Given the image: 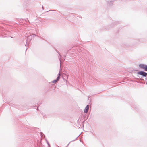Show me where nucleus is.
Wrapping results in <instances>:
<instances>
[{
	"label": "nucleus",
	"mask_w": 147,
	"mask_h": 147,
	"mask_svg": "<svg viewBox=\"0 0 147 147\" xmlns=\"http://www.w3.org/2000/svg\"><path fill=\"white\" fill-rule=\"evenodd\" d=\"M34 36V35L36 36H37L38 37H39V36H37V35H36L35 34H33L32 35H30L29 36H27V39L26 40V44H25V46H27V44L29 42H30V41L32 39V37H33V36Z\"/></svg>",
	"instance_id": "nucleus-1"
},
{
	"label": "nucleus",
	"mask_w": 147,
	"mask_h": 147,
	"mask_svg": "<svg viewBox=\"0 0 147 147\" xmlns=\"http://www.w3.org/2000/svg\"><path fill=\"white\" fill-rule=\"evenodd\" d=\"M139 67L144 69L145 71H147V65L144 64H141L139 65Z\"/></svg>",
	"instance_id": "nucleus-2"
},
{
	"label": "nucleus",
	"mask_w": 147,
	"mask_h": 147,
	"mask_svg": "<svg viewBox=\"0 0 147 147\" xmlns=\"http://www.w3.org/2000/svg\"><path fill=\"white\" fill-rule=\"evenodd\" d=\"M137 74L142 76L143 77H146L147 76V73L142 71L138 72Z\"/></svg>",
	"instance_id": "nucleus-3"
},
{
	"label": "nucleus",
	"mask_w": 147,
	"mask_h": 147,
	"mask_svg": "<svg viewBox=\"0 0 147 147\" xmlns=\"http://www.w3.org/2000/svg\"><path fill=\"white\" fill-rule=\"evenodd\" d=\"M89 109V105H87L85 109L84 110V112L85 113H87Z\"/></svg>",
	"instance_id": "nucleus-4"
},
{
	"label": "nucleus",
	"mask_w": 147,
	"mask_h": 147,
	"mask_svg": "<svg viewBox=\"0 0 147 147\" xmlns=\"http://www.w3.org/2000/svg\"><path fill=\"white\" fill-rule=\"evenodd\" d=\"M113 3L112 1H107V4L109 6L111 5L112 4H113Z\"/></svg>",
	"instance_id": "nucleus-5"
},
{
	"label": "nucleus",
	"mask_w": 147,
	"mask_h": 147,
	"mask_svg": "<svg viewBox=\"0 0 147 147\" xmlns=\"http://www.w3.org/2000/svg\"><path fill=\"white\" fill-rule=\"evenodd\" d=\"M57 52L59 54V56H60V57H59V59L60 61V64H61V57H62V56L60 55L59 54V52L57 51Z\"/></svg>",
	"instance_id": "nucleus-6"
},
{
	"label": "nucleus",
	"mask_w": 147,
	"mask_h": 147,
	"mask_svg": "<svg viewBox=\"0 0 147 147\" xmlns=\"http://www.w3.org/2000/svg\"><path fill=\"white\" fill-rule=\"evenodd\" d=\"M57 81L56 80V79L54 80L53 81H52V82L53 83H56L57 82Z\"/></svg>",
	"instance_id": "nucleus-7"
},
{
	"label": "nucleus",
	"mask_w": 147,
	"mask_h": 147,
	"mask_svg": "<svg viewBox=\"0 0 147 147\" xmlns=\"http://www.w3.org/2000/svg\"><path fill=\"white\" fill-rule=\"evenodd\" d=\"M40 134H41V136L42 137H43V136L44 137L45 136V135H44V134H43V133L42 132H41Z\"/></svg>",
	"instance_id": "nucleus-8"
},
{
	"label": "nucleus",
	"mask_w": 147,
	"mask_h": 147,
	"mask_svg": "<svg viewBox=\"0 0 147 147\" xmlns=\"http://www.w3.org/2000/svg\"><path fill=\"white\" fill-rule=\"evenodd\" d=\"M60 78V77H59V76H58L57 77V78H56V80L58 81L59 80V79Z\"/></svg>",
	"instance_id": "nucleus-9"
},
{
	"label": "nucleus",
	"mask_w": 147,
	"mask_h": 147,
	"mask_svg": "<svg viewBox=\"0 0 147 147\" xmlns=\"http://www.w3.org/2000/svg\"><path fill=\"white\" fill-rule=\"evenodd\" d=\"M78 136L76 137V139H75V140H73L72 141H75V140L78 137V136Z\"/></svg>",
	"instance_id": "nucleus-10"
},
{
	"label": "nucleus",
	"mask_w": 147,
	"mask_h": 147,
	"mask_svg": "<svg viewBox=\"0 0 147 147\" xmlns=\"http://www.w3.org/2000/svg\"><path fill=\"white\" fill-rule=\"evenodd\" d=\"M70 142H69L68 144L67 145V146H66V147H67V146H68V145H69V144H70Z\"/></svg>",
	"instance_id": "nucleus-11"
},
{
	"label": "nucleus",
	"mask_w": 147,
	"mask_h": 147,
	"mask_svg": "<svg viewBox=\"0 0 147 147\" xmlns=\"http://www.w3.org/2000/svg\"><path fill=\"white\" fill-rule=\"evenodd\" d=\"M146 82H147V78H146Z\"/></svg>",
	"instance_id": "nucleus-12"
},
{
	"label": "nucleus",
	"mask_w": 147,
	"mask_h": 147,
	"mask_svg": "<svg viewBox=\"0 0 147 147\" xmlns=\"http://www.w3.org/2000/svg\"><path fill=\"white\" fill-rule=\"evenodd\" d=\"M42 9H43V10H44V8L43 6H42Z\"/></svg>",
	"instance_id": "nucleus-13"
},
{
	"label": "nucleus",
	"mask_w": 147,
	"mask_h": 147,
	"mask_svg": "<svg viewBox=\"0 0 147 147\" xmlns=\"http://www.w3.org/2000/svg\"><path fill=\"white\" fill-rule=\"evenodd\" d=\"M48 145L49 146V144L48 142Z\"/></svg>",
	"instance_id": "nucleus-14"
},
{
	"label": "nucleus",
	"mask_w": 147,
	"mask_h": 147,
	"mask_svg": "<svg viewBox=\"0 0 147 147\" xmlns=\"http://www.w3.org/2000/svg\"><path fill=\"white\" fill-rule=\"evenodd\" d=\"M40 38H41V39H43L42 38H41V37H40Z\"/></svg>",
	"instance_id": "nucleus-15"
},
{
	"label": "nucleus",
	"mask_w": 147,
	"mask_h": 147,
	"mask_svg": "<svg viewBox=\"0 0 147 147\" xmlns=\"http://www.w3.org/2000/svg\"><path fill=\"white\" fill-rule=\"evenodd\" d=\"M51 11V10H49V11H47V12H48V11Z\"/></svg>",
	"instance_id": "nucleus-16"
},
{
	"label": "nucleus",
	"mask_w": 147,
	"mask_h": 147,
	"mask_svg": "<svg viewBox=\"0 0 147 147\" xmlns=\"http://www.w3.org/2000/svg\"><path fill=\"white\" fill-rule=\"evenodd\" d=\"M27 20L28 21V22H29V20H28V19H27Z\"/></svg>",
	"instance_id": "nucleus-17"
},
{
	"label": "nucleus",
	"mask_w": 147,
	"mask_h": 147,
	"mask_svg": "<svg viewBox=\"0 0 147 147\" xmlns=\"http://www.w3.org/2000/svg\"><path fill=\"white\" fill-rule=\"evenodd\" d=\"M146 84H147V82L146 83Z\"/></svg>",
	"instance_id": "nucleus-18"
}]
</instances>
